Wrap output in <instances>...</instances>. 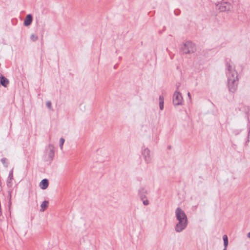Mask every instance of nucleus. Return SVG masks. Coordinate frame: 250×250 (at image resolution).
Returning <instances> with one entry per match:
<instances>
[{
  "label": "nucleus",
  "mask_w": 250,
  "mask_h": 250,
  "mask_svg": "<svg viewBox=\"0 0 250 250\" xmlns=\"http://www.w3.org/2000/svg\"><path fill=\"white\" fill-rule=\"evenodd\" d=\"M1 162L5 167H7L8 165V161L7 158H3L1 159Z\"/></svg>",
  "instance_id": "dca6fc26"
},
{
  "label": "nucleus",
  "mask_w": 250,
  "mask_h": 250,
  "mask_svg": "<svg viewBox=\"0 0 250 250\" xmlns=\"http://www.w3.org/2000/svg\"><path fill=\"white\" fill-rule=\"evenodd\" d=\"M142 157L145 162L147 164H149L152 160V156L150 150L147 147H145L142 149L141 152Z\"/></svg>",
  "instance_id": "423d86ee"
},
{
  "label": "nucleus",
  "mask_w": 250,
  "mask_h": 250,
  "mask_svg": "<svg viewBox=\"0 0 250 250\" xmlns=\"http://www.w3.org/2000/svg\"><path fill=\"white\" fill-rule=\"evenodd\" d=\"M227 66L228 72L227 73L229 75L228 78V87L229 91L233 93L234 91V78L233 77V74L231 73V66L230 64L227 62Z\"/></svg>",
  "instance_id": "7ed1b4c3"
},
{
  "label": "nucleus",
  "mask_w": 250,
  "mask_h": 250,
  "mask_svg": "<svg viewBox=\"0 0 250 250\" xmlns=\"http://www.w3.org/2000/svg\"><path fill=\"white\" fill-rule=\"evenodd\" d=\"M247 236L250 239V232L248 233Z\"/></svg>",
  "instance_id": "412c9836"
},
{
  "label": "nucleus",
  "mask_w": 250,
  "mask_h": 250,
  "mask_svg": "<svg viewBox=\"0 0 250 250\" xmlns=\"http://www.w3.org/2000/svg\"><path fill=\"white\" fill-rule=\"evenodd\" d=\"M223 240L224 241V247H228L229 241H228V236L226 234H224L223 236Z\"/></svg>",
  "instance_id": "2eb2a0df"
},
{
  "label": "nucleus",
  "mask_w": 250,
  "mask_h": 250,
  "mask_svg": "<svg viewBox=\"0 0 250 250\" xmlns=\"http://www.w3.org/2000/svg\"><path fill=\"white\" fill-rule=\"evenodd\" d=\"M233 6L227 1H223L216 5V8L220 11H226L232 9Z\"/></svg>",
  "instance_id": "0eeeda50"
},
{
  "label": "nucleus",
  "mask_w": 250,
  "mask_h": 250,
  "mask_svg": "<svg viewBox=\"0 0 250 250\" xmlns=\"http://www.w3.org/2000/svg\"><path fill=\"white\" fill-rule=\"evenodd\" d=\"M183 97L182 94L178 91H176L173 96V103L174 105H181L183 103Z\"/></svg>",
  "instance_id": "6e6552de"
},
{
  "label": "nucleus",
  "mask_w": 250,
  "mask_h": 250,
  "mask_svg": "<svg viewBox=\"0 0 250 250\" xmlns=\"http://www.w3.org/2000/svg\"><path fill=\"white\" fill-rule=\"evenodd\" d=\"M183 52L185 54H190L194 52L196 50V47L192 42H186L182 47Z\"/></svg>",
  "instance_id": "39448f33"
},
{
  "label": "nucleus",
  "mask_w": 250,
  "mask_h": 250,
  "mask_svg": "<svg viewBox=\"0 0 250 250\" xmlns=\"http://www.w3.org/2000/svg\"><path fill=\"white\" fill-rule=\"evenodd\" d=\"M159 107L160 110H162L164 109V99L162 96H160L159 98Z\"/></svg>",
  "instance_id": "4468645a"
},
{
  "label": "nucleus",
  "mask_w": 250,
  "mask_h": 250,
  "mask_svg": "<svg viewBox=\"0 0 250 250\" xmlns=\"http://www.w3.org/2000/svg\"><path fill=\"white\" fill-rule=\"evenodd\" d=\"M64 143V139L62 138H61L60 139V146L61 150L63 148V145Z\"/></svg>",
  "instance_id": "f3484780"
},
{
  "label": "nucleus",
  "mask_w": 250,
  "mask_h": 250,
  "mask_svg": "<svg viewBox=\"0 0 250 250\" xmlns=\"http://www.w3.org/2000/svg\"><path fill=\"white\" fill-rule=\"evenodd\" d=\"M30 38H31V40L35 42L37 40L38 37L34 34H32V35H31Z\"/></svg>",
  "instance_id": "6ab92c4d"
},
{
  "label": "nucleus",
  "mask_w": 250,
  "mask_h": 250,
  "mask_svg": "<svg viewBox=\"0 0 250 250\" xmlns=\"http://www.w3.org/2000/svg\"><path fill=\"white\" fill-rule=\"evenodd\" d=\"M148 194V191L143 187H140L138 190V195L145 206H148L149 204V201L147 197Z\"/></svg>",
  "instance_id": "20e7f679"
},
{
  "label": "nucleus",
  "mask_w": 250,
  "mask_h": 250,
  "mask_svg": "<svg viewBox=\"0 0 250 250\" xmlns=\"http://www.w3.org/2000/svg\"><path fill=\"white\" fill-rule=\"evenodd\" d=\"M188 96L189 98V99H191V95H190V93L189 92H188Z\"/></svg>",
  "instance_id": "aec40b11"
},
{
  "label": "nucleus",
  "mask_w": 250,
  "mask_h": 250,
  "mask_svg": "<svg viewBox=\"0 0 250 250\" xmlns=\"http://www.w3.org/2000/svg\"><path fill=\"white\" fill-rule=\"evenodd\" d=\"M46 105L47 107L50 110H52V105H51V102L50 101H47L46 103Z\"/></svg>",
  "instance_id": "a211bd4d"
},
{
  "label": "nucleus",
  "mask_w": 250,
  "mask_h": 250,
  "mask_svg": "<svg viewBox=\"0 0 250 250\" xmlns=\"http://www.w3.org/2000/svg\"><path fill=\"white\" fill-rule=\"evenodd\" d=\"M227 247H224V248L223 250H227Z\"/></svg>",
  "instance_id": "4be33fe9"
},
{
  "label": "nucleus",
  "mask_w": 250,
  "mask_h": 250,
  "mask_svg": "<svg viewBox=\"0 0 250 250\" xmlns=\"http://www.w3.org/2000/svg\"><path fill=\"white\" fill-rule=\"evenodd\" d=\"M54 156V148L53 145H49L45 149L43 158L44 161L51 162Z\"/></svg>",
  "instance_id": "f03ea898"
},
{
  "label": "nucleus",
  "mask_w": 250,
  "mask_h": 250,
  "mask_svg": "<svg viewBox=\"0 0 250 250\" xmlns=\"http://www.w3.org/2000/svg\"><path fill=\"white\" fill-rule=\"evenodd\" d=\"M32 21V16L31 14L27 15L24 19L23 24L25 26L30 25Z\"/></svg>",
  "instance_id": "1a4fd4ad"
},
{
  "label": "nucleus",
  "mask_w": 250,
  "mask_h": 250,
  "mask_svg": "<svg viewBox=\"0 0 250 250\" xmlns=\"http://www.w3.org/2000/svg\"><path fill=\"white\" fill-rule=\"evenodd\" d=\"M49 185V181L47 179H42L40 183V186L42 189H45Z\"/></svg>",
  "instance_id": "9d476101"
},
{
  "label": "nucleus",
  "mask_w": 250,
  "mask_h": 250,
  "mask_svg": "<svg viewBox=\"0 0 250 250\" xmlns=\"http://www.w3.org/2000/svg\"><path fill=\"white\" fill-rule=\"evenodd\" d=\"M13 179V173H9L7 180V186L11 187L13 186L12 181Z\"/></svg>",
  "instance_id": "f8f14e48"
},
{
  "label": "nucleus",
  "mask_w": 250,
  "mask_h": 250,
  "mask_svg": "<svg viewBox=\"0 0 250 250\" xmlns=\"http://www.w3.org/2000/svg\"><path fill=\"white\" fill-rule=\"evenodd\" d=\"M175 216L178 222L175 226V230L177 232H180L187 228L188 218L185 212L179 207L175 210Z\"/></svg>",
  "instance_id": "f257e3e1"
},
{
  "label": "nucleus",
  "mask_w": 250,
  "mask_h": 250,
  "mask_svg": "<svg viewBox=\"0 0 250 250\" xmlns=\"http://www.w3.org/2000/svg\"><path fill=\"white\" fill-rule=\"evenodd\" d=\"M8 80L4 77L2 74H0V83L4 87H7V85L9 84Z\"/></svg>",
  "instance_id": "9b49d317"
},
{
  "label": "nucleus",
  "mask_w": 250,
  "mask_h": 250,
  "mask_svg": "<svg viewBox=\"0 0 250 250\" xmlns=\"http://www.w3.org/2000/svg\"><path fill=\"white\" fill-rule=\"evenodd\" d=\"M49 202L48 201L44 200L43 201L41 205V208L40 209L41 211H44L45 209L47 208Z\"/></svg>",
  "instance_id": "ddd939ff"
}]
</instances>
